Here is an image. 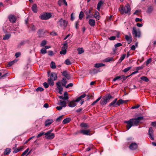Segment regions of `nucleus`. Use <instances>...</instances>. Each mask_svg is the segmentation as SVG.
<instances>
[{
    "instance_id": "nucleus-1",
    "label": "nucleus",
    "mask_w": 156,
    "mask_h": 156,
    "mask_svg": "<svg viewBox=\"0 0 156 156\" xmlns=\"http://www.w3.org/2000/svg\"><path fill=\"white\" fill-rule=\"evenodd\" d=\"M144 119L143 116H139L135 119H131L127 121V130L132 126H137Z\"/></svg>"
},
{
    "instance_id": "nucleus-2",
    "label": "nucleus",
    "mask_w": 156,
    "mask_h": 156,
    "mask_svg": "<svg viewBox=\"0 0 156 156\" xmlns=\"http://www.w3.org/2000/svg\"><path fill=\"white\" fill-rule=\"evenodd\" d=\"M86 96V94H83L80 95V97H78L75 101H73L69 102L68 106L70 107H74L77 105L76 102H78L82 98L85 97Z\"/></svg>"
},
{
    "instance_id": "nucleus-3",
    "label": "nucleus",
    "mask_w": 156,
    "mask_h": 156,
    "mask_svg": "<svg viewBox=\"0 0 156 156\" xmlns=\"http://www.w3.org/2000/svg\"><path fill=\"white\" fill-rule=\"evenodd\" d=\"M68 23V21L62 18H61L57 23V26L59 27L64 30L66 27Z\"/></svg>"
},
{
    "instance_id": "nucleus-4",
    "label": "nucleus",
    "mask_w": 156,
    "mask_h": 156,
    "mask_svg": "<svg viewBox=\"0 0 156 156\" xmlns=\"http://www.w3.org/2000/svg\"><path fill=\"white\" fill-rule=\"evenodd\" d=\"M132 34L136 37H140L141 35V32L139 28L136 27H133L132 31Z\"/></svg>"
},
{
    "instance_id": "nucleus-5",
    "label": "nucleus",
    "mask_w": 156,
    "mask_h": 156,
    "mask_svg": "<svg viewBox=\"0 0 156 156\" xmlns=\"http://www.w3.org/2000/svg\"><path fill=\"white\" fill-rule=\"evenodd\" d=\"M51 16V15L50 13H45L41 14L39 17L42 20H47L49 19Z\"/></svg>"
},
{
    "instance_id": "nucleus-6",
    "label": "nucleus",
    "mask_w": 156,
    "mask_h": 156,
    "mask_svg": "<svg viewBox=\"0 0 156 156\" xmlns=\"http://www.w3.org/2000/svg\"><path fill=\"white\" fill-rule=\"evenodd\" d=\"M45 138L48 140L52 139L55 137V135L53 133H50V132H48L45 133Z\"/></svg>"
},
{
    "instance_id": "nucleus-7",
    "label": "nucleus",
    "mask_w": 156,
    "mask_h": 156,
    "mask_svg": "<svg viewBox=\"0 0 156 156\" xmlns=\"http://www.w3.org/2000/svg\"><path fill=\"white\" fill-rule=\"evenodd\" d=\"M154 131L152 127L149 128L148 130V134L149 135L150 138L152 140H154Z\"/></svg>"
},
{
    "instance_id": "nucleus-8",
    "label": "nucleus",
    "mask_w": 156,
    "mask_h": 156,
    "mask_svg": "<svg viewBox=\"0 0 156 156\" xmlns=\"http://www.w3.org/2000/svg\"><path fill=\"white\" fill-rule=\"evenodd\" d=\"M137 148V145L135 143H131L129 146V149L132 150H134Z\"/></svg>"
},
{
    "instance_id": "nucleus-9",
    "label": "nucleus",
    "mask_w": 156,
    "mask_h": 156,
    "mask_svg": "<svg viewBox=\"0 0 156 156\" xmlns=\"http://www.w3.org/2000/svg\"><path fill=\"white\" fill-rule=\"evenodd\" d=\"M50 76V78H51L54 80H56L57 79V74L56 73L52 72Z\"/></svg>"
},
{
    "instance_id": "nucleus-10",
    "label": "nucleus",
    "mask_w": 156,
    "mask_h": 156,
    "mask_svg": "<svg viewBox=\"0 0 156 156\" xmlns=\"http://www.w3.org/2000/svg\"><path fill=\"white\" fill-rule=\"evenodd\" d=\"M8 18L9 19V21L11 22L15 23V22L16 19L15 16L13 15H9Z\"/></svg>"
},
{
    "instance_id": "nucleus-11",
    "label": "nucleus",
    "mask_w": 156,
    "mask_h": 156,
    "mask_svg": "<svg viewBox=\"0 0 156 156\" xmlns=\"http://www.w3.org/2000/svg\"><path fill=\"white\" fill-rule=\"evenodd\" d=\"M62 75L68 80H69L70 79V74L68 73L67 71H66L63 72L62 73Z\"/></svg>"
},
{
    "instance_id": "nucleus-12",
    "label": "nucleus",
    "mask_w": 156,
    "mask_h": 156,
    "mask_svg": "<svg viewBox=\"0 0 156 156\" xmlns=\"http://www.w3.org/2000/svg\"><path fill=\"white\" fill-rule=\"evenodd\" d=\"M119 10L121 14H123L125 13H127V12L125 10V7L122 5H120V8L119 9Z\"/></svg>"
},
{
    "instance_id": "nucleus-13",
    "label": "nucleus",
    "mask_w": 156,
    "mask_h": 156,
    "mask_svg": "<svg viewBox=\"0 0 156 156\" xmlns=\"http://www.w3.org/2000/svg\"><path fill=\"white\" fill-rule=\"evenodd\" d=\"M90 132L89 130L82 129L80 131V133L84 135H89Z\"/></svg>"
},
{
    "instance_id": "nucleus-14",
    "label": "nucleus",
    "mask_w": 156,
    "mask_h": 156,
    "mask_svg": "<svg viewBox=\"0 0 156 156\" xmlns=\"http://www.w3.org/2000/svg\"><path fill=\"white\" fill-rule=\"evenodd\" d=\"M53 122V120L52 119H48L45 122V126H48Z\"/></svg>"
},
{
    "instance_id": "nucleus-15",
    "label": "nucleus",
    "mask_w": 156,
    "mask_h": 156,
    "mask_svg": "<svg viewBox=\"0 0 156 156\" xmlns=\"http://www.w3.org/2000/svg\"><path fill=\"white\" fill-rule=\"evenodd\" d=\"M104 97H105V98L107 101V102L109 101V100L110 99L113 98V97L111 96L110 94H108L104 96Z\"/></svg>"
},
{
    "instance_id": "nucleus-16",
    "label": "nucleus",
    "mask_w": 156,
    "mask_h": 156,
    "mask_svg": "<svg viewBox=\"0 0 156 156\" xmlns=\"http://www.w3.org/2000/svg\"><path fill=\"white\" fill-rule=\"evenodd\" d=\"M31 9L34 13H36L37 12V6L36 4H34L32 5Z\"/></svg>"
},
{
    "instance_id": "nucleus-17",
    "label": "nucleus",
    "mask_w": 156,
    "mask_h": 156,
    "mask_svg": "<svg viewBox=\"0 0 156 156\" xmlns=\"http://www.w3.org/2000/svg\"><path fill=\"white\" fill-rule=\"evenodd\" d=\"M107 103V101L105 98V97L103 96L100 101L101 105H104L106 104Z\"/></svg>"
},
{
    "instance_id": "nucleus-18",
    "label": "nucleus",
    "mask_w": 156,
    "mask_h": 156,
    "mask_svg": "<svg viewBox=\"0 0 156 156\" xmlns=\"http://www.w3.org/2000/svg\"><path fill=\"white\" fill-rule=\"evenodd\" d=\"M54 80L51 78H49L48 80V84L50 86H53L54 85Z\"/></svg>"
},
{
    "instance_id": "nucleus-19",
    "label": "nucleus",
    "mask_w": 156,
    "mask_h": 156,
    "mask_svg": "<svg viewBox=\"0 0 156 156\" xmlns=\"http://www.w3.org/2000/svg\"><path fill=\"white\" fill-rule=\"evenodd\" d=\"M104 2L101 0H100L98 2L97 7V9L98 11H100L101 6L103 5Z\"/></svg>"
},
{
    "instance_id": "nucleus-20",
    "label": "nucleus",
    "mask_w": 156,
    "mask_h": 156,
    "mask_svg": "<svg viewBox=\"0 0 156 156\" xmlns=\"http://www.w3.org/2000/svg\"><path fill=\"white\" fill-rule=\"evenodd\" d=\"M89 23L91 26L94 27L95 24V20L92 19H90L89 21Z\"/></svg>"
},
{
    "instance_id": "nucleus-21",
    "label": "nucleus",
    "mask_w": 156,
    "mask_h": 156,
    "mask_svg": "<svg viewBox=\"0 0 156 156\" xmlns=\"http://www.w3.org/2000/svg\"><path fill=\"white\" fill-rule=\"evenodd\" d=\"M132 40V37L130 33L129 34V35H127V44H129Z\"/></svg>"
},
{
    "instance_id": "nucleus-22",
    "label": "nucleus",
    "mask_w": 156,
    "mask_h": 156,
    "mask_svg": "<svg viewBox=\"0 0 156 156\" xmlns=\"http://www.w3.org/2000/svg\"><path fill=\"white\" fill-rule=\"evenodd\" d=\"M129 1V3H127V14L130 15V12L131 11V9L130 8L129 4L131 3V0H127V1Z\"/></svg>"
},
{
    "instance_id": "nucleus-23",
    "label": "nucleus",
    "mask_w": 156,
    "mask_h": 156,
    "mask_svg": "<svg viewBox=\"0 0 156 156\" xmlns=\"http://www.w3.org/2000/svg\"><path fill=\"white\" fill-rule=\"evenodd\" d=\"M60 102L58 104V105H60L62 107H66V102L65 101H62L61 100H60Z\"/></svg>"
},
{
    "instance_id": "nucleus-24",
    "label": "nucleus",
    "mask_w": 156,
    "mask_h": 156,
    "mask_svg": "<svg viewBox=\"0 0 156 156\" xmlns=\"http://www.w3.org/2000/svg\"><path fill=\"white\" fill-rule=\"evenodd\" d=\"M11 149L9 148H7L5 150L4 152V154L7 155L9 154L11 152Z\"/></svg>"
},
{
    "instance_id": "nucleus-25",
    "label": "nucleus",
    "mask_w": 156,
    "mask_h": 156,
    "mask_svg": "<svg viewBox=\"0 0 156 156\" xmlns=\"http://www.w3.org/2000/svg\"><path fill=\"white\" fill-rule=\"evenodd\" d=\"M105 64L103 63H96L95 64L94 66L96 68H99L101 67L104 66Z\"/></svg>"
},
{
    "instance_id": "nucleus-26",
    "label": "nucleus",
    "mask_w": 156,
    "mask_h": 156,
    "mask_svg": "<svg viewBox=\"0 0 156 156\" xmlns=\"http://www.w3.org/2000/svg\"><path fill=\"white\" fill-rule=\"evenodd\" d=\"M117 98L115 99L112 102L109 104V106H113L114 107L116 105L115 104L117 102Z\"/></svg>"
},
{
    "instance_id": "nucleus-27",
    "label": "nucleus",
    "mask_w": 156,
    "mask_h": 156,
    "mask_svg": "<svg viewBox=\"0 0 156 156\" xmlns=\"http://www.w3.org/2000/svg\"><path fill=\"white\" fill-rule=\"evenodd\" d=\"M71 120V119L70 118H67L65 119L62 122V123L64 124H66L69 122Z\"/></svg>"
},
{
    "instance_id": "nucleus-28",
    "label": "nucleus",
    "mask_w": 156,
    "mask_h": 156,
    "mask_svg": "<svg viewBox=\"0 0 156 156\" xmlns=\"http://www.w3.org/2000/svg\"><path fill=\"white\" fill-rule=\"evenodd\" d=\"M64 100H67L69 99L68 93L67 92H65L64 94Z\"/></svg>"
},
{
    "instance_id": "nucleus-29",
    "label": "nucleus",
    "mask_w": 156,
    "mask_h": 156,
    "mask_svg": "<svg viewBox=\"0 0 156 156\" xmlns=\"http://www.w3.org/2000/svg\"><path fill=\"white\" fill-rule=\"evenodd\" d=\"M62 85L63 86H65L66 87V84L67 83V81H66V79L65 78H63L62 79Z\"/></svg>"
},
{
    "instance_id": "nucleus-30",
    "label": "nucleus",
    "mask_w": 156,
    "mask_h": 156,
    "mask_svg": "<svg viewBox=\"0 0 156 156\" xmlns=\"http://www.w3.org/2000/svg\"><path fill=\"white\" fill-rule=\"evenodd\" d=\"M153 7L152 6H150L148 7V9L147 11V13H151L153 10Z\"/></svg>"
},
{
    "instance_id": "nucleus-31",
    "label": "nucleus",
    "mask_w": 156,
    "mask_h": 156,
    "mask_svg": "<svg viewBox=\"0 0 156 156\" xmlns=\"http://www.w3.org/2000/svg\"><path fill=\"white\" fill-rule=\"evenodd\" d=\"M68 47V44L66 41L63 44V46L62 47V49L66 50Z\"/></svg>"
},
{
    "instance_id": "nucleus-32",
    "label": "nucleus",
    "mask_w": 156,
    "mask_h": 156,
    "mask_svg": "<svg viewBox=\"0 0 156 156\" xmlns=\"http://www.w3.org/2000/svg\"><path fill=\"white\" fill-rule=\"evenodd\" d=\"M44 32L43 29H40L38 32L37 33L40 36H42L43 35L42 34Z\"/></svg>"
},
{
    "instance_id": "nucleus-33",
    "label": "nucleus",
    "mask_w": 156,
    "mask_h": 156,
    "mask_svg": "<svg viewBox=\"0 0 156 156\" xmlns=\"http://www.w3.org/2000/svg\"><path fill=\"white\" fill-rule=\"evenodd\" d=\"M17 61V60H14L10 62H9L8 64V65L9 66H11L13 65Z\"/></svg>"
},
{
    "instance_id": "nucleus-34",
    "label": "nucleus",
    "mask_w": 156,
    "mask_h": 156,
    "mask_svg": "<svg viewBox=\"0 0 156 156\" xmlns=\"http://www.w3.org/2000/svg\"><path fill=\"white\" fill-rule=\"evenodd\" d=\"M11 36L10 34H6L3 37V39L4 40H8L10 37Z\"/></svg>"
},
{
    "instance_id": "nucleus-35",
    "label": "nucleus",
    "mask_w": 156,
    "mask_h": 156,
    "mask_svg": "<svg viewBox=\"0 0 156 156\" xmlns=\"http://www.w3.org/2000/svg\"><path fill=\"white\" fill-rule=\"evenodd\" d=\"M140 79L142 80L145 81L146 82H147L149 81L147 77L145 76H141L140 77Z\"/></svg>"
},
{
    "instance_id": "nucleus-36",
    "label": "nucleus",
    "mask_w": 156,
    "mask_h": 156,
    "mask_svg": "<svg viewBox=\"0 0 156 156\" xmlns=\"http://www.w3.org/2000/svg\"><path fill=\"white\" fill-rule=\"evenodd\" d=\"M94 17L96 19L99 20L100 17L99 13L98 11H96L94 15Z\"/></svg>"
},
{
    "instance_id": "nucleus-37",
    "label": "nucleus",
    "mask_w": 156,
    "mask_h": 156,
    "mask_svg": "<svg viewBox=\"0 0 156 156\" xmlns=\"http://www.w3.org/2000/svg\"><path fill=\"white\" fill-rule=\"evenodd\" d=\"M124 102V101L122 100V99H120L117 102L116 105L117 106H119L121 104L123 103Z\"/></svg>"
},
{
    "instance_id": "nucleus-38",
    "label": "nucleus",
    "mask_w": 156,
    "mask_h": 156,
    "mask_svg": "<svg viewBox=\"0 0 156 156\" xmlns=\"http://www.w3.org/2000/svg\"><path fill=\"white\" fill-rule=\"evenodd\" d=\"M113 58L112 57H108L106 58L105 59L104 61L106 62H110L112 61L113 60Z\"/></svg>"
},
{
    "instance_id": "nucleus-39",
    "label": "nucleus",
    "mask_w": 156,
    "mask_h": 156,
    "mask_svg": "<svg viewBox=\"0 0 156 156\" xmlns=\"http://www.w3.org/2000/svg\"><path fill=\"white\" fill-rule=\"evenodd\" d=\"M92 8H90L89 9L86 11L85 14L87 15V16L91 13V10H92Z\"/></svg>"
},
{
    "instance_id": "nucleus-40",
    "label": "nucleus",
    "mask_w": 156,
    "mask_h": 156,
    "mask_svg": "<svg viewBox=\"0 0 156 156\" xmlns=\"http://www.w3.org/2000/svg\"><path fill=\"white\" fill-rule=\"evenodd\" d=\"M51 68L54 69L56 68L55 64L53 62H51Z\"/></svg>"
},
{
    "instance_id": "nucleus-41",
    "label": "nucleus",
    "mask_w": 156,
    "mask_h": 156,
    "mask_svg": "<svg viewBox=\"0 0 156 156\" xmlns=\"http://www.w3.org/2000/svg\"><path fill=\"white\" fill-rule=\"evenodd\" d=\"M125 55H123L120 57L119 59V60L118 62L120 63L124 59L125 57Z\"/></svg>"
},
{
    "instance_id": "nucleus-42",
    "label": "nucleus",
    "mask_w": 156,
    "mask_h": 156,
    "mask_svg": "<svg viewBox=\"0 0 156 156\" xmlns=\"http://www.w3.org/2000/svg\"><path fill=\"white\" fill-rule=\"evenodd\" d=\"M30 28L31 29V30L33 31H35L37 29V28L33 24H31V25Z\"/></svg>"
},
{
    "instance_id": "nucleus-43",
    "label": "nucleus",
    "mask_w": 156,
    "mask_h": 156,
    "mask_svg": "<svg viewBox=\"0 0 156 156\" xmlns=\"http://www.w3.org/2000/svg\"><path fill=\"white\" fill-rule=\"evenodd\" d=\"M77 50L79 54H81L84 52V50L82 48H79Z\"/></svg>"
},
{
    "instance_id": "nucleus-44",
    "label": "nucleus",
    "mask_w": 156,
    "mask_h": 156,
    "mask_svg": "<svg viewBox=\"0 0 156 156\" xmlns=\"http://www.w3.org/2000/svg\"><path fill=\"white\" fill-rule=\"evenodd\" d=\"M47 43V41L46 40H43L42 41V42L41 44V47H42L44 46V45H45Z\"/></svg>"
},
{
    "instance_id": "nucleus-45",
    "label": "nucleus",
    "mask_w": 156,
    "mask_h": 156,
    "mask_svg": "<svg viewBox=\"0 0 156 156\" xmlns=\"http://www.w3.org/2000/svg\"><path fill=\"white\" fill-rule=\"evenodd\" d=\"M80 126L83 127H88V125L86 123H84L83 122L81 123L80 125Z\"/></svg>"
},
{
    "instance_id": "nucleus-46",
    "label": "nucleus",
    "mask_w": 156,
    "mask_h": 156,
    "mask_svg": "<svg viewBox=\"0 0 156 156\" xmlns=\"http://www.w3.org/2000/svg\"><path fill=\"white\" fill-rule=\"evenodd\" d=\"M65 63L67 65H70L71 64V62H70V60L68 59L65 60Z\"/></svg>"
},
{
    "instance_id": "nucleus-47",
    "label": "nucleus",
    "mask_w": 156,
    "mask_h": 156,
    "mask_svg": "<svg viewBox=\"0 0 156 156\" xmlns=\"http://www.w3.org/2000/svg\"><path fill=\"white\" fill-rule=\"evenodd\" d=\"M83 16V12L82 11H81L79 16V18L80 20H81Z\"/></svg>"
},
{
    "instance_id": "nucleus-48",
    "label": "nucleus",
    "mask_w": 156,
    "mask_h": 156,
    "mask_svg": "<svg viewBox=\"0 0 156 156\" xmlns=\"http://www.w3.org/2000/svg\"><path fill=\"white\" fill-rule=\"evenodd\" d=\"M41 53L42 54H46L47 51L45 48H42L41 50Z\"/></svg>"
},
{
    "instance_id": "nucleus-49",
    "label": "nucleus",
    "mask_w": 156,
    "mask_h": 156,
    "mask_svg": "<svg viewBox=\"0 0 156 156\" xmlns=\"http://www.w3.org/2000/svg\"><path fill=\"white\" fill-rule=\"evenodd\" d=\"M121 76H117L115 77L113 80V81L114 82L116 80H121Z\"/></svg>"
},
{
    "instance_id": "nucleus-50",
    "label": "nucleus",
    "mask_w": 156,
    "mask_h": 156,
    "mask_svg": "<svg viewBox=\"0 0 156 156\" xmlns=\"http://www.w3.org/2000/svg\"><path fill=\"white\" fill-rule=\"evenodd\" d=\"M29 148H27L23 153L22 154H21V156H24V155H25V154H27L29 151Z\"/></svg>"
},
{
    "instance_id": "nucleus-51",
    "label": "nucleus",
    "mask_w": 156,
    "mask_h": 156,
    "mask_svg": "<svg viewBox=\"0 0 156 156\" xmlns=\"http://www.w3.org/2000/svg\"><path fill=\"white\" fill-rule=\"evenodd\" d=\"M66 53V50L63 49H62L61 51L60 52V54H61L65 55Z\"/></svg>"
},
{
    "instance_id": "nucleus-52",
    "label": "nucleus",
    "mask_w": 156,
    "mask_h": 156,
    "mask_svg": "<svg viewBox=\"0 0 156 156\" xmlns=\"http://www.w3.org/2000/svg\"><path fill=\"white\" fill-rule=\"evenodd\" d=\"M151 62V58H149L148 59L146 62V64L147 66Z\"/></svg>"
},
{
    "instance_id": "nucleus-53",
    "label": "nucleus",
    "mask_w": 156,
    "mask_h": 156,
    "mask_svg": "<svg viewBox=\"0 0 156 156\" xmlns=\"http://www.w3.org/2000/svg\"><path fill=\"white\" fill-rule=\"evenodd\" d=\"M44 90V89L42 88V87H39L38 88H37L36 89V90L37 91H43Z\"/></svg>"
},
{
    "instance_id": "nucleus-54",
    "label": "nucleus",
    "mask_w": 156,
    "mask_h": 156,
    "mask_svg": "<svg viewBox=\"0 0 156 156\" xmlns=\"http://www.w3.org/2000/svg\"><path fill=\"white\" fill-rule=\"evenodd\" d=\"M122 45V44L120 43H117L115 45V48H117V47H120Z\"/></svg>"
},
{
    "instance_id": "nucleus-55",
    "label": "nucleus",
    "mask_w": 156,
    "mask_h": 156,
    "mask_svg": "<svg viewBox=\"0 0 156 156\" xmlns=\"http://www.w3.org/2000/svg\"><path fill=\"white\" fill-rule=\"evenodd\" d=\"M73 86V84L72 83H70L68 84L67 86H66V88H68L69 87H72Z\"/></svg>"
},
{
    "instance_id": "nucleus-56",
    "label": "nucleus",
    "mask_w": 156,
    "mask_h": 156,
    "mask_svg": "<svg viewBox=\"0 0 156 156\" xmlns=\"http://www.w3.org/2000/svg\"><path fill=\"white\" fill-rule=\"evenodd\" d=\"M44 134H45L44 132H42L41 133H40L37 136V138H39V137H40V136L43 135Z\"/></svg>"
},
{
    "instance_id": "nucleus-57",
    "label": "nucleus",
    "mask_w": 156,
    "mask_h": 156,
    "mask_svg": "<svg viewBox=\"0 0 156 156\" xmlns=\"http://www.w3.org/2000/svg\"><path fill=\"white\" fill-rule=\"evenodd\" d=\"M121 80L122 79L123 80H125L127 79V76H125L124 75L121 76Z\"/></svg>"
},
{
    "instance_id": "nucleus-58",
    "label": "nucleus",
    "mask_w": 156,
    "mask_h": 156,
    "mask_svg": "<svg viewBox=\"0 0 156 156\" xmlns=\"http://www.w3.org/2000/svg\"><path fill=\"white\" fill-rule=\"evenodd\" d=\"M48 84H48L46 82H44L43 83V85L45 88H47L48 87V86H49Z\"/></svg>"
},
{
    "instance_id": "nucleus-59",
    "label": "nucleus",
    "mask_w": 156,
    "mask_h": 156,
    "mask_svg": "<svg viewBox=\"0 0 156 156\" xmlns=\"http://www.w3.org/2000/svg\"><path fill=\"white\" fill-rule=\"evenodd\" d=\"M56 85L58 88L62 87L61 84L60 82H59L56 83Z\"/></svg>"
},
{
    "instance_id": "nucleus-60",
    "label": "nucleus",
    "mask_w": 156,
    "mask_h": 156,
    "mask_svg": "<svg viewBox=\"0 0 156 156\" xmlns=\"http://www.w3.org/2000/svg\"><path fill=\"white\" fill-rule=\"evenodd\" d=\"M63 2L62 0H60L58 1V4L59 6H60L62 5Z\"/></svg>"
},
{
    "instance_id": "nucleus-61",
    "label": "nucleus",
    "mask_w": 156,
    "mask_h": 156,
    "mask_svg": "<svg viewBox=\"0 0 156 156\" xmlns=\"http://www.w3.org/2000/svg\"><path fill=\"white\" fill-rule=\"evenodd\" d=\"M53 52L52 51H49L48 52V55L50 56H52L53 55Z\"/></svg>"
},
{
    "instance_id": "nucleus-62",
    "label": "nucleus",
    "mask_w": 156,
    "mask_h": 156,
    "mask_svg": "<svg viewBox=\"0 0 156 156\" xmlns=\"http://www.w3.org/2000/svg\"><path fill=\"white\" fill-rule=\"evenodd\" d=\"M142 21V19L138 18H136L135 19V21L136 22H141Z\"/></svg>"
},
{
    "instance_id": "nucleus-63",
    "label": "nucleus",
    "mask_w": 156,
    "mask_h": 156,
    "mask_svg": "<svg viewBox=\"0 0 156 156\" xmlns=\"http://www.w3.org/2000/svg\"><path fill=\"white\" fill-rule=\"evenodd\" d=\"M116 38V37L115 36H112L111 37H110L109 39L110 40H115Z\"/></svg>"
},
{
    "instance_id": "nucleus-64",
    "label": "nucleus",
    "mask_w": 156,
    "mask_h": 156,
    "mask_svg": "<svg viewBox=\"0 0 156 156\" xmlns=\"http://www.w3.org/2000/svg\"><path fill=\"white\" fill-rule=\"evenodd\" d=\"M79 22L78 21L75 22V27L76 29H78V25H79Z\"/></svg>"
}]
</instances>
